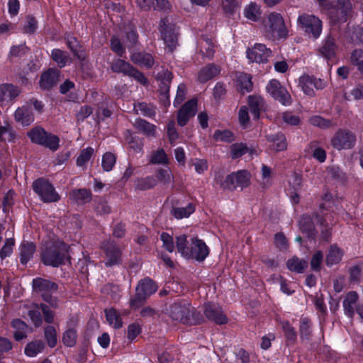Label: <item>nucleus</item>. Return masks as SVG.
<instances>
[{
    "label": "nucleus",
    "mask_w": 363,
    "mask_h": 363,
    "mask_svg": "<svg viewBox=\"0 0 363 363\" xmlns=\"http://www.w3.org/2000/svg\"><path fill=\"white\" fill-rule=\"evenodd\" d=\"M68 247L61 241L46 242L42 249V261L45 265L58 267L67 258Z\"/></svg>",
    "instance_id": "nucleus-1"
},
{
    "label": "nucleus",
    "mask_w": 363,
    "mask_h": 363,
    "mask_svg": "<svg viewBox=\"0 0 363 363\" xmlns=\"http://www.w3.org/2000/svg\"><path fill=\"white\" fill-rule=\"evenodd\" d=\"M165 313L172 320L187 323L194 316V308L187 301L177 300L167 306Z\"/></svg>",
    "instance_id": "nucleus-2"
},
{
    "label": "nucleus",
    "mask_w": 363,
    "mask_h": 363,
    "mask_svg": "<svg viewBox=\"0 0 363 363\" xmlns=\"http://www.w3.org/2000/svg\"><path fill=\"white\" fill-rule=\"evenodd\" d=\"M298 28L308 37L317 39L322 32V21L313 14L303 13L297 20Z\"/></svg>",
    "instance_id": "nucleus-3"
},
{
    "label": "nucleus",
    "mask_w": 363,
    "mask_h": 363,
    "mask_svg": "<svg viewBox=\"0 0 363 363\" xmlns=\"http://www.w3.org/2000/svg\"><path fill=\"white\" fill-rule=\"evenodd\" d=\"M265 34L269 38H284L287 30L282 16L276 13H270L264 21Z\"/></svg>",
    "instance_id": "nucleus-4"
},
{
    "label": "nucleus",
    "mask_w": 363,
    "mask_h": 363,
    "mask_svg": "<svg viewBox=\"0 0 363 363\" xmlns=\"http://www.w3.org/2000/svg\"><path fill=\"white\" fill-rule=\"evenodd\" d=\"M161 38L167 48L172 51L177 45V27L169 17L161 18L159 24Z\"/></svg>",
    "instance_id": "nucleus-5"
},
{
    "label": "nucleus",
    "mask_w": 363,
    "mask_h": 363,
    "mask_svg": "<svg viewBox=\"0 0 363 363\" xmlns=\"http://www.w3.org/2000/svg\"><path fill=\"white\" fill-rule=\"evenodd\" d=\"M33 189L44 202H56L60 200V196L54 186L47 180L37 179L33 183Z\"/></svg>",
    "instance_id": "nucleus-6"
},
{
    "label": "nucleus",
    "mask_w": 363,
    "mask_h": 363,
    "mask_svg": "<svg viewBox=\"0 0 363 363\" xmlns=\"http://www.w3.org/2000/svg\"><path fill=\"white\" fill-rule=\"evenodd\" d=\"M182 251V257L185 259H193L199 262L203 261L209 254V249L206 243L197 238L190 239V251Z\"/></svg>",
    "instance_id": "nucleus-7"
},
{
    "label": "nucleus",
    "mask_w": 363,
    "mask_h": 363,
    "mask_svg": "<svg viewBox=\"0 0 363 363\" xmlns=\"http://www.w3.org/2000/svg\"><path fill=\"white\" fill-rule=\"evenodd\" d=\"M157 289V286L150 279L141 281L136 288V295L131 299L130 306L134 308L140 307L142 303Z\"/></svg>",
    "instance_id": "nucleus-8"
},
{
    "label": "nucleus",
    "mask_w": 363,
    "mask_h": 363,
    "mask_svg": "<svg viewBox=\"0 0 363 363\" xmlns=\"http://www.w3.org/2000/svg\"><path fill=\"white\" fill-rule=\"evenodd\" d=\"M250 172L240 170L228 175L221 185L224 189L233 190L237 187H247L250 184Z\"/></svg>",
    "instance_id": "nucleus-9"
},
{
    "label": "nucleus",
    "mask_w": 363,
    "mask_h": 363,
    "mask_svg": "<svg viewBox=\"0 0 363 363\" xmlns=\"http://www.w3.org/2000/svg\"><path fill=\"white\" fill-rule=\"evenodd\" d=\"M267 93L284 106L291 103V95L285 87L277 79H272L266 86Z\"/></svg>",
    "instance_id": "nucleus-10"
},
{
    "label": "nucleus",
    "mask_w": 363,
    "mask_h": 363,
    "mask_svg": "<svg viewBox=\"0 0 363 363\" xmlns=\"http://www.w3.org/2000/svg\"><path fill=\"white\" fill-rule=\"evenodd\" d=\"M271 55V51L261 43L255 44L252 48L246 51L247 58L251 62L264 63L268 60Z\"/></svg>",
    "instance_id": "nucleus-11"
},
{
    "label": "nucleus",
    "mask_w": 363,
    "mask_h": 363,
    "mask_svg": "<svg viewBox=\"0 0 363 363\" xmlns=\"http://www.w3.org/2000/svg\"><path fill=\"white\" fill-rule=\"evenodd\" d=\"M102 247L105 253L104 263L106 267H112L121 263V251L114 242H106Z\"/></svg>",
    "instance_id": "nucleus-12"
},
{
    "label": "nucleus",
    "mask_w": 363,
    "mask_h": 363,
    "mask_svg": "<svg viewBox=\"0 0 363 363\" xmlns=\"http://www.w3.org/2000/svg\"><path fill=\"white\" fill-rule=\"evenodd\" d=\"M355 136L348 130H339L331 140L333 146L337 149H347L353 146Z\"/></svg>",
    "instance_id": "nucleus-13"
},
{
    "label": "nucleus",
    "mask_w": 363,
    "mask_h": 363,
    "mask_svg": "<svg viewBox=\"0 0 363 363\" xmlns=\"http://www.w3.org/2000/svg\"><path fill=\"white\" fill-rule=\"evenodd\" d=\"M197 111V100L195 99L187 101L178 111L177 122L180 126H184L190 118L193 117Z\"/></svg>",
    "instance_id": "nucleus-14"
},
{
    "label": "nucleus",
    "mask_w": 363,
    "mask_h": 363,
    "mask_svg": "<svg viewBox=\"0 0 363 363\" xmlns=\"http://www.w3.org/2000/svg\"><path fill=\"white\" fill-rule=\"evenodd\" d=\"M197 111V100L195 99L187 101L178 111L177 122L180 126H184L190 118L193 117Z\"/></svg>",
    "instance_id": "nucleus-15"
},
{
    "label": "nucleus",
    "mask_w": 363,
    "mask_h": 363,
    "mask_svg": "<svg viewBox=\"0 0 363 363\" xmlns=\"http://www.w3.org/2000/svg\"><path fill=\"white\" fill-rule=\"evenodd\" d=\"M197 111V100L195 99L187 101L178 111L177 122L180 126H184L190 118L193 117Z\"/></svg>",
    "instance_id": "nucleus-16"
},
{
    "label": "nucleus",
    "mask_w": 363,
    "mask_h": 363,
    "mask_svg": "<svg viewBox=\"0 0 363 363\" xmlns=\"http://www.w3.org/2000/svg\"><path fill=\"white\" fill-rule=\"evenodd\" d=\"M20 94V89L11 84L0 85V103L6 106L11 103Z\"/></svg>",
    "instance_id": "nucleus-17"
},
{
    "label": "nucleus",
    "mask_w": 363,
    "mask_h": 363,
    "mask_svg": "<svg viewBox=\"0 0 363 363\" xmlns=\"http://www.w3.org/2000/svg\"><path fill=\"white\" fill-rule=\"evenodd\" d=\"M299 86L306 95L313 96L314 94V88L318 89H322L324 86V83L320 79L303 75L299 78Z\"/></svg>",
    "instance_id": "nucleus-18"
},
{
    "label": "nucleus",
    "mask_w": 363,
    "mask_h": 363,
    "mask_svg": "<svg viewBox=\"0 0 363 363\" xmlns=\"http://www.w3.org/2000/svg\"><path fill=\"white\" fill-rule=\"evenodd\" d=\"M203 311L209 320L214 321L217 324H225L227 323V317L223 314L221 308L216 304H205Z\"/></svg>",
    "instance_id": "nucleus-19"
},
{
    "label": "nucleus",
    "mask_w": 363,
    "mask_h": 363,
    "mask_svg": "<svg viewBox=\"0 0 363 363\" xmlns=\"http://www.w3.org/2000/svg\"><path fill=\"white\" fill-rule=\"evenodd\" d=\"M301 177L298 174H293L288 180V186H286L285 191L286 194L291 198L294 203L299 201V196L298 192L301 189Z\"/></svg>",
    "instance_id": "nucleus-20"
},
{
    "label": "nucleus",
    "mask_w": 363,
    "mask_h": 363,
    "mask_svg": "<svg viewBox=\"0 0 363 363\" xmlns=\"http://www.w3.org/2000/svg\"><path fill=\"white\" fill-rule=\"evenodd\" d=\"M33 288L35 292L40 293L42 297L44 294L56 293L57 290L55 283L39 277L33 280Z\"/></svg>",
    "instance_id": "nucleus-21"
},
{
    "label": "nucleus",
    "mask_w": 363,
    "mask_h": 363,
    "mask_svg": "<svg viewBox=\"0 0 363 363\" xmlns=\"http://www.w3.org/2000/svg\"><path fill=\"white\" fill-rule=\"evenodd\" d=\"M16 121L23 126H28L30 125L33 121L34 117L28 106H23L21 108H18L14 113Z\"/></svg>",
    "instance_id": "nucleus-22"
},
{
    "label": "nucleus",
    "mask_w": 363,
    "mask_h": 363,
    "mask_svg": "<svg viewBox=\"0 0 363 363\" xmlns=\"http://www.w3.org/2000/svg\"><path fill=\"white\" fill-rule=\"evenodd\" d=\"M59 80V72L56 69H48L44 72L40 80V86L43 89H48Z\"/></svg>",
    "instance_id": "nucleus-23"
},
{
    "label": "nucleus",
    "mask_w": 363,
    "mask_h": 363,
    "mask_svg": "<svg viewBox=\"0 0 363 363\" xmlns=\"http://www.w3.org/2000/svg\"><path fill=\"white\" fill-rule=\"evenodd\" d=\"M248 105L251 109L252 114L255 119H258L260 111L265 108L264 99L257 95H252L248 97Z\"/></svg>",
    "instance_id": "nucleus-24"
},
{
    "label": "nucleus",
    "mask_w": 363,
    "mask_h": 363,
    "mask_svg": "<svg viewBox=\"0 0 363 363\" xmlns=\"http://www.w3.org/2000/svg\"><path fill=\"white\" fill-rule=\"evenodd\" d=\"M236 87L242 94L251 91L253 88L251 76L246 73H240L237 76Z\"/></svg>",
    "instance_id": "nucleus-25"
},
{
    "label": "nucleus",
    "mask_w": 363,
    "mask_h": 363,
    "mask_svg": "<svg viewBox=\"0 0 363 363\" xmlns=\"http://www.w3.org/2000/svg\"><path fill=\"white\" fill-rule=\"evenodd\" d=\"M69 322L67 329L63 333L62 341L67 347H73L76 344L77 337V330L74 328L77 323L74 319H70Z\"/></svg>",
    "instance_id": "nucleus-26"
},
{
    "label": "nucleus",
    "mask_w": 363,
    "mask_h": 363,
    "mask_svg": "<svg viewBox=\"0 0 363 363\" xmlns=\"http://www.w3.org/2000/svg\"><path fill=\"white\" fill-rule=\"evenodd\" d=\"M267 140L270 143L271 150L279 152L285 150L287 147V143L285 136L279 133L275 135L267 136Z\"/></svg>",
    "instance_id": "nucleus-27"
},
{
    "label": "nucleus",
    "mask_w": 363,
    "mask_h": 363,
    "mask_svg": "<svg viewBox=\"0 0 363 363\" xmlns=\"http://www.w3.org/2000/svg\"><path fill=\"white\" fill-rule=\"evenodd\" d=\"M199 48L201 54L206 57L211 58L215 52V45L211 38L203 37L199 41Z\"/></svg>",
    "instance_id": "nucleus-28"
},
{
    "label": "nucleus",
    "mask_w": 363,
    "mask_h": 363,
    "mask_svg": "<svg viewBox=\"0 0 363 363\" xmlns=\"http://www.w3.org/2000/svg\"><path fill=\"white\" fill-rule=\"evenodd\" d=\"M20 260L22 264H26L32 257L35 252V246L33 242H23L19 247Z\"/></svg>",
    "instance_id": "nucleus-29"
},
{
    "label": "nucleus",
    "mask_w": 363,
    "mask_h": 363,
    "mask_svg": "<svg viewBox=\"0 0 363 363\" xmlns=\"http://www.w3.org/2000/svg\"><path fill=\"white\" fill-rule=\"evenodd\" d=\"M343 251L336 245H331L326 255L325 262L329 267L340 262L343 256Z\"/></svg>",
    "instance_id": "nucleus-30"
},
{
    "label": "nucleus",
    "mask_w": 363,
    "mask_h": 363,
    "mask_svg": "<svg viewBox=\"0 0 363 363\" xmlns=\"http://www.w3.org/2000/svg\"><path fill=\"white\" fill-rule=\"evenodd\" d=\"M358 298V296L356 292L350 291L347 294L344 301H343V307L345 314L349 317H352L354 313V308Z\"/></svg>",
    "instance_id": "nucleus-31"
},
{
    "label": "nucleus",
    "mask_w": 363,
    "mask_h": 363,
    "mask_svg": "<svg viewBox=\"0 0 363 363\" xmlns=\"http://www.w3.org/2000/svg\"><path fill=\"white\" fill-rule=\"evenodd\" d=\"M247 152H249L250 156L257 155L256 150L250 149L243 143H235L230 147V155L233 159H237Z\"/></svg>",
    "instance_id": "nucleus-32"
},
{
    "label": "nucleus",
    "mask_w": 363,
    "mask_h": 363,
    "mask_svg": "<svg viewBox=\"0 0 363 363\" xmlns=\"http://www.w3.org/2000/svg\"><path fill=\"white\" fill-rule=\"evenodd\" d=\"M106 320L109 325L113 328L118 329L122 327L123 321L121 315L118 313L113 309L110 308L105 310Z\"/></svg>",
    "instance_id": "nucleus-33"
},
{
    "label": "nucleus",
    "mask_w": 363,
    "mask_h": 363,
    "mask_svg": "<svg viewBox=\"0 0 363 363\" xmlns=\"http://www.w3.org/2000/svg\"><path fill=\"white\" fill-rule=\"evenodd\" d=\"M220 72V69L214 65H208L203 67L199 73L198 79L201 82H205Z\"/></svg>",
    "instance_id": "nucleus-34"
},
{
    "label": "nucleus",
    "mask_w": 363,
    "mask_h": 363,
    "mask_svg": "<svg viewBox=\"0 0 363 363\" xmlns=\"http://www.w3.org/2000/svg\"><path fill=\"white\" fill-rule=\"evenodd\" d=\"M131 60L133 62L138 64L140 66L150 67L154 63V60L150 54L136 52L133 54Z\"/></svg>",
    "instance_id": "nucleus-35"
},
{
    "label": "nucleus",
    "mask_w": 363,
    "mask_h": 363,
    "mask_svg": "<svg viewBox=\"0 0 363 363\" xmlns=\"http://www.w3.org/2000/svg\"><path fill=\"white\" fill-rule=\"evenodd\" d=\"M45 345L41 340H35L29 342L25 347L24 352L30 357H35L44 350Z\"/></svg>",
    "instance_id": "nucleus-36"
},
{
    "label": "nucleus",
    "mask_w": 363,
    "mask_h": 363,
    "mask_svg": "<svg viewBox=\"0 0 363 363\" xmlns=\"http://www.w3.org/2000/svg\"><path fill=\"white\" fill-rule=\"evenodd\" d=\"M287 268L292 272L302 273L303 269L307 267L308 262L304 259H301L297 257H294L287 262Z\"/></svg>",
    "instance_id": "nucleus-37"
},
{
    "label": "nucleus",
    "mask_w": 363,
    "mask_h": 363,
    "mask_svg": "<svg viewBox=\"0 0 363 363\" xmlns=\"http://www.w3.org/2000/svg\"><path fill=\"white\" fill-rule=\"evenodd\" d=\"M244 15L248 20L257 21L261 17V11L256 4L250 3L245 8Z\"/></svg>",
    "instance_id": "nucleus-38"
},
{
    "label": "nucleus",
    "mask_w": 363,
    "mask_h": 363,
    "mask_svg": "<svg viewBox=\"0 0 363 363\" xmlns=\"http://www.w3.org/2000/svg\"><path fill=\"white\" fill-rule=\"evenodd\" d=\"M155 177L157 182L159 181L163 184H170L174 179L172 172L170 168L167 167L158 169L156 172Z\"/></svg>",
    "instance_id": "nucleus-39"
},
{
    "label": "nucleus",
    "mask_w": 363,
    "mask_h": 363,
    "mask_svg": "<svg viewBox=\"0 0 363 363\" xmlns=\"http://www.w3.org/2000/svg\"><path fill=\"white\" fill-rule=\"evenodd\" d=\"M195 211L194 206L189 203L185 207H177L174 208L172 210V214L177 218V219H182L185 218H188L190 215H191Z\"/></svg>",
    "instance_id": "nucleus-40"
},
{
    "label": "nucleus",
    "mask_w": 363,
    "mask_h": 363,
    "mask_svg": "<svg viewBox=\"0 0 363 363\" xmlns=\"http://www.w3.org/2000/svg\"><path fill=\"white\" fill-rule=\"evenodd\" d=\"M51 56H52V60L60 67H65L70 60L67 52H65L60 49L52 50Z\"/></svg>",
    "instance_id": "nucleus-41"
},
{
    "label": "nucleus",
    "mask_w": 363,
    "mask_h": 363,
    "mask_svg": "<svg viewBox=\"0 0 363 363\" xmlns=\"http://www.w3.org/2000/svg\"><path fill=\"white\" fill-rule=\"evenodd\" d=\"M47 134L43 128L36 127L28 133V136L33 143L42 145Z\"/></svg>",
    "instance_id": "nucleus-42"
},
{
    "label": "nucleus",
    "mask_w": 363,
    "mask_h": 363,
    "mask_svg": "<svg viewBox=\"0 0 363 363\" xmlns=\"http://www.w3.org/2000/svg\"><path fill=\"white\" fill-rule=\"evenodd\" d=\"M133 67L123 60L118 59L115 60L111 65V69L116 72H122L128 75Z\"/></svg>",
    "instance_id": "nucleus-43"
},
{
    "label": "nucleus",
    "mask_w": 363,
    "mask_h": 363,
    "mask_svg": "<svg viewBox=\"0 0 363 363\" xmlns=\"http://www.w3.org/2000/svg\"><path fill=\"white\" fill-rule=\"evenodd\" d=\"M150 162L152 164H167L169 159L164 150L159 149L152 152Z\"/></svg>",
    "instance_id": "nucleus-44"
},
{
    "label": "nucleus",
    "mask_w": 363,
    "mask_h": 363,
    "mask_svg": "<svg viewBox=\"0 0 363 363\" xmlns=\"http://www.w3.org/2000/svg\"><path fill=\"white\" fill-rule=\"evenodd\" d=\"M135 126L148 135L154 136L156 133V126L146 121L138 119L135 121Z\"/></svg>",
    "instance_id": "nucleus-45"
},
{
    "label": "nucleus",
    "mask_w": 363,
    "mask_h": 363,
    "mask_svg": "<svg viewBox=\"0 0 363 363\" xmlns=\"http://www.w3.org/2000/svg\"><path fill=\"white\" fill-rule=\"evenodd\" d=\"M157 184V179L153 177H147L138 179L136 182V188L140 190H146L153 188Z\"/></svg>",
    "instance_id": "nucleus-46"
},
{
    "label": "nucleus",
    "mask_w": 363,
    "mask_h": 363,
    "mask_svg": "<svg viewBox=\"0 0 363 363\" xmlns=\"http://www.w3.org/2000/svg\"><path fill=\"white\" fill-rule=\"evenodd\" d=\"M336 50V46L335 45L333 39L329 38L324 43L323 45L320 48V52L327 58L333 57Z\"/></svg>",
    "instance_id": "nucleus-47"
},
{
    "label": "nucleus",
    "mask_w": 363,
    "mask_h": 363,
    "mask_svg": "<svg viewBox=\"0 0 363 363\" xmlns=\"http://www.w3.org/2000/svg\"><path fill=\"white\" fill-rule=\"evenodd\" d=\"M72 196L78 202L86 203L91 200V194L86 189H77L72 191Z\"/></svg>",
    "instance_id": "nucleus-48"
},
{
    "label": "nucleus",
    "mask_w": 363,
    "mask_h": 363,
    "mask_svg": "<svg viewBox=\"0 0 363 363\" xmlns=\"http://www.w3.org/2000/svg\"><path fill=\"white\" fill-rule=\"evenodd\" d=\"M176 247L178 252L182 257V250L190 251V242L186 235H180L176 237Z\"/></svg>",
    "instance_id": "nucleus-49"
},
{
    "label": "nucleus",
    "mask_w": 363,
    "mask_h": 363,
    "mask_svg": "<svg viewBox=\"0 0 363 363\" xmlns=\"http://www.w3.org/2000/svg\"><path fill=\"white\" fill-rule=\"evenodd\" d=\"M45 337L50 347H54L56 345L57 332L53 326L49 325L45 328Z\"/></svg>",
    "instance_id": "nucleus-50"
},
{
    "label": "nucleus",
    "mask_w": 363,
    "mask_h": 363,
    "mask_svg": "<svg viewBox=\"0 0 363 363\" xmlns=\"http://www.w3.org/2000/svg\"><path fill=\"white\" fill-rule=\"evenodd\" d=\"M59 143H60V140H59L58 137H57L56 135L48 133L46 135V137L45 138L43 143H42L41 145H43L52 151H55L59 147Z\"/></svg>",
    "instance_id": "nucleus-51"
},
{
    "label": "nucleus",
    "mask_w": 363,
    "mask_h": 363,
    "mask_svg": "<svg viewBox=\"0 0 363 363\" xmlns=\"http://www.w3.org/2000/svg\"><path fill=\"white\" fill-rule=\"evenodd\" d=\"M15 138V133L9 125H0V140L13 141Z\"/></svg>",
    "instance_id": "nucleus-52"
},
{
    "label": "nucleus",
    "mask_w": 363,
    "mask_h": 363,
    "mask_svg": "<svg viewBox=\"0 0 363 363\" xmlns=\"http://www.w3.org/2000/svg\"><path fill=\"white\" fill-rule=\"evenodd\" d=\"M160 240L162 242V247L169 252H172L175 249L174 239L172 235L167 233H162Z\"/></svg>",
    "instance_id": "nucleus-53"
},
{
    "label": "nucleus",
    "mask_w": 363,
    "mask_h": 363,
    "mask_svg": "<svg viewBox=\"0 0 363 363\" xmlns=\"http://www.w3.org/2000/svg\"><path fill=\"white\" fill-rule=\"evenodd\" d=\"M94 154L92 147H86L82 150L77 160V164L79 167L84 166L91 157Z\"/></svg>",
    "instance_id": "nucleus-54"
},
{
    "label": "nucleus",
    "mask_w": 363,
    "mask_h": 363,
    "mask_svg": "<svg viewBox=\"0 0 363 363\" xmlns=\"http://www.w3.org/2000/svg\"><path fill=\"white\" fill-rule=\"evenodd\" d=\"M116 164V157L111 152H106L102 157V167L104 171H111Z\"/></svg>",
    "instance_id": "nucleus-55"
},
{
    "label": "nucleus",
    "mask_w": 363,
    "mask_h": 363,
    "mask_svg": "<svg viewBox=\"0 0 363 363\" xmlns=\"http://www.w3.org/2000/svg\"><path fill=\"white\" fill-rule=\"evenodd\" d=\"M134 110L137 113H141L146 116H152L155 113V108L145 103H139L135 105Z\"/></svg>",
    "instance_id": "nucleus-56"
},
{
    "label": "nucleus",
    "mask_w": 363,
    "mask_h": 363,
    "mask_svg": "<svg viewBox=\"0 0 363 363\" xmlns=\"http://www.w3.org/2000/svg\"><path fill=\"white\" fill-rule=\"evenodd\" d=\"M28 315L36 327H39L42 324V317L38 305H34L28 311Z\"/></svg>",
    "instance_id": "nucleus-57"
},
{
    "label": "nucleus",
    "mask_w": 363,
    "mask_h": 363,
    "mask_svg": "<svg viewBox=\"0 0 363 363\" xmlns=\"http://www.w3.org/2000/svg\"><path fill=\"white\" fill-rule=\"evenodd\" d=\"M213 138L217 141L230 143L234 140L233 133L228 130H216L213 134Z\"/></svg>",
    "instance_id": "nucleus-58"
},
{
    "label": "nucleus",
    "mask_w": 363,
    "mask_h": 363,
    "mask_svg": "<svg viewBox=\"0 0 363 363\" xmlns=\"http://www.w3.org/2000/svg\"><path fill=\"white\" fill-rule=\"evenodd\" d=\"M192 165L194 167L195 172L201 174L208 169V162L205 159L196 158L192 160Z\"/></svg>",
    "instance_id": "nucleus-59"
},
{
    "label": "nucleus",
    "mask_w": 363,
    "mask_h": 363,
    "mask_svg": "<svg viewBox=\"0 0 363 363\" xmlns=\"http://www.w3.org/2000/svg\"><path fill=\"white\" fill-rule=\"evenodd\" d=\"M14 245V240L8 238L6 240L5 243L0 250V257L4 259L9 257L13 252V246Z\"/></svg>",
    "instance_id": "nucleus-60"
},
{
    "label": "nucleus",
    "mask_w": 363,
    "mask_h": 363,
    "mask_svg": "<svg viewBox=\"0 0 363 363\" xmlns=\"http://www.w3.org/2000/svg\"><path fill=\"white\" fill-rule=\"evenodd\" d=\"M352 63L357 66L360 72H363V51L354 50L351 56Z\"/></svg>",
    "instance_id": "nucleus-61"
},
{
    "label": "nucleus",
    "mask_w": 363,
    "mask_h": 363,
    "mask_svg": "<svg viewBox=\"0 0 363 363\" xmlns=\"http://www.w3.org/2000/svg\"><path fill=\"white\" fill-rule=\"evenodd\" d=\"M323 260V254L321 251H317L313 254L311 260V267L314 271H319Z\"/></svg>",
    "instance_id": "nucleus-62"
},
{
    "label": "nucleus",
    "mask_w": 363,
    "mask_h": 363,
    "mask_svg": "<svg viewBox=\"0 0 363 363\" xmlns=\"http://www.w3.org/2000/svg\"><path fill=\"white\" fill-rule=\"evenodd\" d=\"M299 227L303 232H310L313 228V221L310 216H303L299 220Z\"/></svg>",
    "instance_id": "nucleus-63"
},
{
    "label": "nucleus",
    "mask_w": 363,
    "mask_h": 363,
    "mask_svg": "<svg viewBox=\"0 0 363 363\" xmlns=\"http://www.w3.org/2000/svg\"><path fill=\"white\" fill-rule=\"evenodd\" d=\"M238 118H239V122H240V125L243 128H247L249 125L250 118H249L248 110L246 106H242L240 108L239 113H238Z\"/></svg>",
    "instance_id": "nucleus-64"
}]
</instances>
